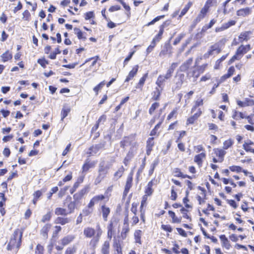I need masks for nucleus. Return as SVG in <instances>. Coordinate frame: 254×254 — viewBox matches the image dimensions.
<instances>
[{"mask_svg":"<svg viewBox=\"0 0 254 254\" xmlns=\"http://www.w3.org/2000/svg\"><path fill=\"white\" fill-rule=\"evenodd\" d=\"M253 114L249 115L247 118V121L249 124L245 125L244 127V128L248 131L251 132H254V108L253 109Z\"/></svg>","mask_w":254,"mask_h":254,"instance_id":"27","label":"nucleus"},{"mask_svg":"<svg viewBox=\"0 0 254 254\" xmlns=\"http://www.w3.org/2000/svg\"><path fill=\"white\" fill-rule=\"evenodd\" d=\"M234 139L231 138H229L223 142V147L222 149H224V150H226L229 148L232 147L234 145Z\"/></svg>","mask_w":254,"mask_h":254,"instance_id":"50","label":"nucleus"},{"mask_svg":"<svg viewBox=\"0 0 254 254\" xmlns=\"http://www.w3.org/2000/svg\"><path fill=\"white\" fill-rule=\"evenodd\" d=\"M251 49V45L250 44L240 45L236 49L235 54L228 61V64L230 65L236 61L241 60L244 55L249 52Z\"/></svg>","mask_w":254,"mask_h":254,"instance_id":"8","label":"nucleus"},{"mask_svg":"<svg viewBox=\"0 0 254 254\" xmlns=\"http://www.w3.org/2000/svg\"><path fill=\"white\" fill-rule=\"evenodd\" d=\"M100 209L103 220L107 221L111 213V209L105 204L100 206Z\"/></svg>","mask_w":254,"mask_h":254,"instance_id":"41","label":"nucleus"},{"mask_svg":"<svg viewBox=\"0 0 254 254\" xmlns=\"http://www.w3.org/2000/svg\"><path fill=\"white\" fill-rule=\"evenodd\" d=\"M249 115H246L245 113L233 110L232 113V118L236 121H240L243 119L247 120Z\"/></svg>","mask_w":254,"mask_h":254,"instance_id":"36","label":"nucleus"},{"mask_svg":"<svg viewBox=\"0 0 254 254\" xmlns=\"http://www.w3.org/2000/svg\"><path fill=\"white\" fill-rule=\"evenodd\" d=\"M125 169L123 166H120L118 170L114 173V178L116 180L120 179L124 175Z\"/></svg>","mask_w":254,"mask_h":254,"instance_id":"47","label":"nucleus"},{"mask_svg":"<svg viewBox=\"0 0 254 254\" xmlns=\"http://www.w3.org/2000/svg\"><path fill=\"white\" fill-rule=\"evenodd\" d=\"M88 187L85 186L73 195V201H70L66 208L58 207L55 209V214L57 216H67L74 212L77 207V205L81 202V200L88 191Z\"/></svg>","mask_w":254,"mask_h":254,"instance_id":"2","label":"nucleus"},{"mask_svg":"<svg viewBox=\"0 0 254 254\" xmlns=\"http://www.w3.org/2000/svg\"><path fill=\"white\" fill-rule=\"evenodd\" d=\"M202 60V57H197L195 60L194 64L191 66L193 63V58H190L184 62L181 66L182 70L186 71V76L189 80L193 82L197 80L200 76L203 74L208 68L209 64L204 63L199 65V62Z\"/></svg>","mask_w":254,"mask_h":254,"instance_id":"1","label":"nucleus"},{"mask_svg":"<svg viewBox=\"0 0 254 254\" xmlns=\"http://www.w3.org/2000/svg\"><path fill=\"white\" fill-rule=\"evenodd\" d=\"M57 216L54 220V223L56 224L65 225L70 222V219L67 217L66 216L59 215Z\"/></svg>","mask_w":254,"mask_h":254,"instance_id":"40","label":"nucleus"},{"mask_svg":"<svg viewBox=\"0 0 254 254\" xmlns=\"http://www.w3.org/2000/svg\"><path fill=\"white\" fill-rule=\"evenodd\" d=\"M70 112L69 107H64L61 111V121H63L64 119L68 115Z\"/></svg>","mask_w":254,"mask_h":254,"instance_id":"63","label":"nucleus"},{"mask_svg":"<svg viewBox=\"0 0 254 254\" xmlns=\"http://www.w3.org/2000/svg\"><path fill=\"white\" fill-rule=\"evenodd\" d=\"M178 108H174L167 115L166 121L169 122L172 119H176L178 116Z\"/></svg>","mask_w":254,"mask_h":254,"instance_id":"51","label":"nucleus"},{"mask_svg":"<svg viewBox=\"0 0 254 254\" xmlns=\"http://www.w3.org/2000/svg\"><path fill=\"white\" fill-rule=\"evenodd\" d=\"M52 224L47 223L45 224L40 230V235L45 240H47L49 237V232L52 228Z\"/></svg>","mask_w":254,"mask_h":254,"instance_id":"31","label":"nucleus"},{"mask_svg":"<svg viewBox=\"0 0 254 254\" xmlns=\"http://www.w3.org/2000/svg\"><path fill=\"white\" fill-rule=\"evenodd\" d=\"M216 22V20L215 19H212L208 24L204 25L201 29V33H205L208 29L211 28L214 24Z\"/></svg>","mask_w":254,"mask_h":254,"instance_id":"55","label":"nucleus"},{"mask_svg":"<svg viewBox=\"0 0 254 254\" xmlns=\"http://www.w3.org/2000/svg\"><path fill=\"white\" fill-rule=\"evenodd\" d=\"M23 232V228H17L14 231L6 246L7 251H18L22 244Z\"/></svg>","mask_w":254,"mask_h":254,"instance_id":"6","label":"nucleus"},{"mask_svg":"<svg viewBox=\"0 0 254 254\" xmlns=\"http://www.w3.org/2000/svg\"><path fill=\"white\" fill-rule=\"evenodd\" d=\"M163 90L157 87L155 88V90L151 93V99L152 101L159 102L160 99L162 92Z\"/></svg>","mask_w":254,"mask_h":254,"instance_id":"35","label":"nucleus"},{"mask_svg":"<svg viewBox=\"0 0 254 254\" xmlns=\"http://www.w3.org/2000/svg\"><path fill=\"white\" fill-rule=\"evenodd\" d=\"M172 47L170 44L165 45L164 49L160 52L159 56L160 57L164 56L167 54L171 55Z\"/></svg>","mask_w":254,"mask_h":254,"instance_id":"48","label":"nucleus"},{"mask_svg":"<svg viewBox=\"0 0 254 254\" xmlns=\"http://www.w3.org/2000/svg\"><path fill=\"white\" fill-rule=\"evenodd\" d=\"M231 172L236 173H244L246 176H249L251 175L252 172H249L247 170L243 168L242 167L239 165H231L228 167V168L224 169L221 170V173L222 176L225 177H230L231 176Z\"/></svg>","mask_w":254,"mask_h":254,"instance_id":"9","label":"nucleus"},{"mask_svg":"<svg viewBox=\"0 0 254 254\" xmlns=\"http://www.w3.org/2000/svg\"><path fill=\"white\" fill-rule=\"evenodd\" d=\"M176 81L174 82L175 89L176 90H179L181 88L184 81L185 75L183 73H179L176 75Z\"/></svg>","mask_w":254,"mask_h":254,"instance_id":"30","label":"nucleus"},{"mask_svg":"<svg viewBox=\"0 0 254 254\" xmlns=\"http://www.w3.org/2000/svg\"><path fill=\"white\" fill-rule=\"evenodd\" d=\"M235 72L236 69H235L234 66H230L227 69L226 73L220 77L219 80L217 83H215L213 85L212 90H215V88L218 87L221 83L225 82L228 79L231 78L235 74Z\"/></svg>","mask_w":254,"mask_h":254,"instance_id":"14","label":"nucleus"},{"mask_svg":"<svg viewBox=\"0 0 254 254\" xmlns=\"http://www.w3.org/2000/svg\"><path fill=\"white\" fill-rule=\"evenodd\" d=\"M112 246L116 254H123V248L121 242L116 237H114Z\"/></svg>","mask_w":254,"mask_h":254,"instance_id":"34","label":"nucleus"},{"mask_svg":"<svg viewBox=\"0 0 254 254\" xmlns=\"http://www.w3.org/2000/svg\"><path fill=\"white\" fill-rule=\"evenodd\" d=\"M154 140V137H150L146 140V154L147 156H149L153 150V147L155 145Z\"/></svg>","mask_w":254,"mask_h":254,"instance_id":"37","label":"nucleus"},{"mask_svg":"<svg viewBox=\"0 0 254 254\" xmlns=\"http://www.w3.org/2000/svg\"><path fill=\"white\" fill-rule=\"evenodd\" d=\"M45 248L41 244H38L35 249V254H45Z\"/></svg>","mask_w":254,"mask_h":254,"instance_id":"60","label":"nucleus"},{"mask_svg":"<svg viewBox=\"0 0 254 254\" xmlns=\"http://www.w3.org/2000/svg\"><path fill=\"white\" fill-rule=\"evenodd\" d=\"M252 13V8L250 7H246L238 9L236 11V14L240 17H246Z\"/></svg>","mask_w":254,"mask_h":254,"instance_id":"42","label":"nucleus"},{"mask_svg":"<svg viewBox=\"0 0 254 254\" xmlns=\"http://www.w3.org/2000/svg\"><path fill=\"white\" fill-rule=\"evenodd\" d=\"M157 184V181L155 178L151 179L148 182L144 189V194L141 197L140 205L139 207L140 218L142 223L145 224L146 222L145 211L144 209L147 205V201L149 197H151L154 192V186Z\"/></svg>","mask_w":254,"mask_h":254,"instance_id":"3","label":"nucleus"},{"mask_svg":"<svg viewBox=\"0 0 254 254\" xmlns=\"http://www.w3.org/2000/svg\"><path fill=\"white\" fill-rule=\"evenodd\" d=\"M148 77V72H147L143 74L142 76L140 78L138 82L136 83L135 85V88L137 89H139V91H141L143 90L144 85L145 84V81Z\"/></svg>","mask_w":254,"mask_h":254,"instance_id":"39","label":"nucleus"},{"mask_svg":"<svg viewBox=\"0 0 254 254\" xmlns=\"http://www.w3.org/2000/svg\"><path fill=\"white\" fill-rule=\"evenodd\" d=\"M109 167L104 164L100 163L98 170V175L95 180V184H99L101 181L106 177L108 173Z\"/></svg>","mask_w":254,"mask_h":254,"instance_id":"16","label":"nucleus"},{"mask_svg":"<svg viewBox=\"0 0 254 254\" xmlns=\"http://www.w3.org/2000/svg\"><path fill=\"white\" fill-rule=\"evenodd\" d=\"M253 34L251 31H245L242 32L238 36L239 42L235 41V39L233 42V45H237L239 43H243L244 42L248 41L251 38Z\"/></svg>","mask_w":254,"mask_h":254,"instance_id":"19","label":"nucleus"},{"mask_svg":"<svg viewBox=\"0 0 254 254\" xmlns=\"http://www.w3.org/2000/svg\"><path fill=\"white\" fill-rule=\"evenodd\" d=\"M138 69L139 65L138 64L134 65L126 76L125 82H128L130 80H132L137 75Z\"/></svg>","mask_w":254,"mask_h":254,"instance_id":"33","label":"nucleus"},{"mask_svg":"<svg viewBox=\"0 0 254 254\" xmlns=\"http://www.w3.org/2000/svg\"><path fill=\"white\" fill-rule=\"evenodd\" d=\"M221 246L226 250H229L232 247L231 243L225 235L222 234L219 236Z\"/></svg>","mask_w":254,"mask_h":254,"instance_id":"38","label":"nucleus"},{"mask_svg":"<svg viewBox=\"0 0 254 254\" xmlns=\"http://www.w3.org/2000/svg\"><path fill=\"white\" fill-rule=\"evenodd\" d=\"M135 152L132 150V148L131 147L123 160V163L126 166L128 165L129 162L133 158Z\"/></svg>","mask_w":254,"mask_h":254,"instance_id":"43","label":"nucleus"},{"mask_svg":"<svg viewBox=\"0 0 254 254\" xmlns=\"http://www.w3.org/2000/svg\"><path fill=\"white\" fill-rule=\"evenodd\" d=\"M142 231L141 230H135L133 233V237L134 239V243L138 245H142V241L141 240V237L142 236Z\"/></svg>","mask_w":254,"mask_h":254,"instance_id":"45","label":"nucleus"},{"mask_svg":"<svg viewBox=\"0 0 254 254\" xmlns=\"http://www.w3.org/2000/svg\"><path fill=\"white\" fill-rule=\"evenodd\" d=\"M96 164V161H91L88 159H86L82 166L81 173L85 175L90 169L94 168Z\"/></svg>","mask_w":254,"mask_h":254,"instance_id":"24","label":"nucleus"},{"mask_svg":"<svg viewBox=\"0 0 254 254\" xmlns=\"http://www.w3.org/2000/svg\"><path fill=\"white\" fill-rule=\"evenodd\" d=\"M145 165H146V157H144L143 159V160H142L141 165L139 167V168L138 169L137 172L136 173V180H137V181H138L139 178V177L140 176V174L143 172V170H144V169L145 168Z\"/></svg>","mask_w":254,"mask_h":254,"instance_id":"56","label":"nucleus"},{"mask_svg":"<svg viewBox=\"0 0 254 254\" xmlns=\"http://www.w3.org/2000/svg\"><path fill=\"white\" fill-rule=\"evenodd\" d=\"M161 229L166 232L167 235L172 233L174 230L172 226L169 224H162L161 225Z\"/></svg>","mask_w":254,"mask_h":254,"instance_id":"49","label":"nucleus"},{"mask_svg":"<svg viewBox=\"0 0 254 254\" xmlns=\"http://www.w3.org/2000/svg\"><path fill=\"white\" fill-rule=\"evenodd\" d=\"M75 236L73 235H66L60 240V244L55 246V249L57 251L62 252L64 247L71 244L74 239Z\"/></svg>","mask_w":254,"mask_h":254,"instance_id":"13","label":"nucleus"},{"mask_svg":"<svg viewBox=\"0 0 254 254\" xmlns=\"http://www.w3.org/2000/svg\"><path fill=\"white\" fill-rule=\"evenodd\" d=\"M242 147L246 152L251 153L254 155V141L251 139H247L245 140Z\"/></svg>","mask_w":254,"mask_h":254,"instance_id":"26","label":"nucleus"},{"mask_svg":"<svg viewBox=\"0 0 254 254\" xmlns=\"http://www.w3.org/2000/svg\"><path fill=\"white\" fill-rule=\"evenodd\" d=\"M54 229L52 232V237L53 238H57L60 233L62 231V228L60 225H55L54 227Z\"/></svg>","mask_w":254,"mask_h":254,"instance_id":"59","label":"nucleus"},{"mask_svg":"<svg viewBox=\"0 0 254 254\" xmlns=\"http://www.w3.org/2000/svg\"><path fill=\"white\" fill-rule=\"evenodd\" d=\"M135 136L136 135L135 134L125 136L120 142L121 147L123 149H125L126 147L132 145L133 142H134V145H136L137 143L135 142Z\"/></svg>","mask_w":254,"mask_h":254,"instance_id":"17","label":"nucleus"},{"mask_svg":"<svg viewBox=\"0 0 254 254\" xmlns=\"http://www.w3.org/2000/svg\"><path fill=\"white\" fill-rule=\"evenodd\" d=\"M214 178L222 181L224 185L230 184L234 188L237 187L236 183L234 182V180L232 179L231 176L230 177H225L223 176V177L220 178L219 173L217 172L214 174Z\"/></svg>","mask_w":254,"mask_h":254,"instance_id":"21","label":"nucleus"},{"mask_svg":"<svg viewBox=\"0 0 254 254\" xmlns=\"http://www.w3.org/2000/svg\"><path fill=\"white\" fill-rule=\"evenodd\" d=\"M100 60V57L97 55L94 57L89 58L85 61L84 63L81 65H84V64L88 63L90 61H92V63L89 66V67L85 68L84 70V73L86 76H90L92 75V73L96 71L97 69H96L95 66L97 62Z\"/></svg>","mask_w":254,"mask_h":254,"instance_id":"10","label":"nucleus"},{"mask_svg":"<svg viewBox=\"0 0 254 254\" xmlns=\"http://www.w3.org/2000/svg\"><path fill=\"white\" fill-rule=\"evenodd\" d=\"M183 202L184 204L185 208L187 209H191L192 208V205L190 202V200L188 197V194H187L186 196L183 199Z\"/></svg>","mask_w":254,"mask_h":254,"instance_id":"54","label":"nucleus"},{"mask_svg":"<svg viewBox=\"0 0 254 254\" xmlns=\"http://www.w3.org/2000/svg\"><path fill=\"white\" fill-rule=\"evenodd\" d=\"M100 252L102 254H110V242L109 241L106 240L102 244Z\"/></svg>","mask_w":254,"mask_h":254,"instance_id":"44","label":"nucleus"},{"mask_svg":"<svg viewBox=\"0 0 254 254\" xmlns=\"http://www.w3.org/2000/svg\"><path fill=\"white\" fill-rule=\"evenodd\" d=\"M73 30L75 34L77 36L79 40L83 39V40H85L86 39V37L84 35V33L79 28L75 27Z\"/></svg>","mask_w":254,"mask_h":254,"instance_id":"57","label":"nucleus"},{"mask_svg":"<svg viewBox=\"0 0 254 254\" xmlns=\"http://www.w3.org/2000/svg\"><path fill=\"white\" fill-rule=\"evenodd\" d=\"M204 105V99L199 97L193 102V105L191 107L190 113L192 114L187 118L186 124L187 126L193 125L197 121L198 119L203 114V109L202 108Z\"/></svg>","mask_w":254,"mask_h":254,"instance_id":"4","label":"nucleus"},{"mask_svg":"<svg viewBox=\"0 0 254 254\" xmlns=\"http://www.w3.org/2000/svg\"><path fill=\"white\" fill-rule=\"evenodd\" d=\"M119 220L117 218L111 219L107 227V238L111 240L113 237L114 235L116 233V228L119 226Z\"/></svg>","mask_w":254,"mask_h":254,"instance_id":"15","label":"nucleus"},{"mask_svg":"<svg viewBox=\"0 0 254 254\" xmlns=\"http://www.w3.org/2000/svg\"><path fill=\"white\" fill-rule=\"evenodd\" d=\"M226 151L221 148H214L212 153V161L214 163H221L225 158Z\"/></svg>","mask_w":254,"mask_h":254,"instance_id":"11","label":"nucleus"},{"mask_svg":"<svg viewBox=\"0 0 254 254\" xmlns=\"http://www.w3.org/2000/svg\"><path fill=\"white\" fill-rule=\"evenodd\" d=\"M105 85V80H103L93 88V91H94L96 95H98L99 91L103 88Z\"/></svg>","mask_w":254,"mask_h":254,"instance_id":"62","label":"nucleus"},{"mask_svg":"<svg viewBox=\"0 0 254 254\" xmlns=\"http://www.w3.org/2000/svg\"><path fill=\"white\" fill-rule=\"evenodd\" d=\"M206 153L196 154L194 156L193 162L198 168H200L202 167L203 163L206 159Z\"/></svg>","mask_w":254,"mask_h":254,"instance_id":"23","label":"nucleus"},{"mask_svg":"<svg viewBox=\"0 0 254 254\" xmlns=\"http://www.w3.org/2000/svg\"><path fill=\"white\" fill-rule=\"evenodd\" d=\"M130 232V228L128 224V217L127 214L124 219V226L123 227L121 232V237L123 240H125L128 235Z\"/></svg>","mask_w":254,"mask_h":254,"instance_id":"20","label":"nucleus"},{"mask_svg":"<svg viewBox=\"0 0 254 254\" xmlns=\"http://www.w3.org/2000/svg\"><path fill=\"white\" fill-rule=\"evenodd\" d=\"M133 172L130 171L127 176L124 190L123 193V198H125L133 185Z\"/></svg>","mask_w":254,"mask_h":254,"instance_id":"18","label":"nucleus"},{"mask_svg":"<svg viewBox=\"0 0 254 254\" xmlns=\"http://www.w3.org/2000/svg\"><path fill=\"white\" fill-rule=\"evenodd\" d=\"M225 41V39H223L220 40L219 43H216L211 45L207 52L204 54V57L208 58L214 54L218 55L220 54L222 52V48L220 45V43L224 44Z\"/></svg>","mask_w":254,"mask_h":254,"instance_id":"12","label":"nucleus"},{"mask_svg":"<svg viewBox=\"0 0 254 254\" xmlns=\"http://www.w3.org/2000/svg\"><path fill=\"white\" fill-rule=\"evenodd\" d=\"M198 189L199 191L196 195V199L199 205L204 204L206 200V191L204 188L199 186Z\"/></svg>","mask_w":254,"mask_h":254,"instance_id":"22","label":"nucleus"},{"mask_svg":"<svg viewBox=\"0 0 254 254\" xmlns=\"http://www.w3.org/2000/svg\"><path fill=\"white\" fill-rule=\"evenodd\" d=\"M103 231L99 225L96 226V229L91 227H85L83 230V235L86 238H92L90 241V245L96 248L98 245Z\"/></svg>","mask_w":254,"mask_h":254,"instance_id":"5","label":"nucleus"},{"mask_svg":"<svg viewBox=\"0 0 254 254\" xmlns=\"http://www.w3.org/2000/svg\"><path fill=\"white\" fill-rule=\"evenodd\" d=\"M164 32V31L159 29L158 33L154 36L152 41L155 43L159 42L162 39Z\"/></svg>","mask_w":254,"mask_h":254,"instance_id":"61","label":"nucleus"},{"mask_svg":"<svg viewBox=\"0 0 254 254\" xmlns=\"http://www.w3.org/2000/svg\"><path fill=\"white\" fill-rule=\"evenodd\" d=\"M173 174L176 177L181 178L182 179L188 178L189 179H192L195 178V175L190 176L187 174H184L180 168H175L173 171Z\"/></svg>","mask_w":254,"mask_h":254,"instance_id":"29","label":"nucleus"},{"mask_svg":"<svg viewBox=\"0 0 254 254\" xmlns=\"http://www.w3.org/2000/svg\"><path fill=\"white\" fill-rule=\"evenodd\" d=\"M160 103L159 102H155L151 104L149 109H148V113L150 115H153L156 110L160 107Z\"/></svg>","mask_w":254,"mask_h":254,"instance_id":"46","label":"nucleus"},{"mask_svg":"<svg viewBox=\"0 0 254 254\" xmlns=\"http://www.w3.org/2000/svg\"><path fill=\"white\" fill-rule=\"evenodd\" d=\"M178 65V63H172L165 75L160 74L155 81L156 87L163 90L166 80L170 79L172 77Z\"/></svg>","mask_w":254,"mask_h":254,"instance_id":"7","label":"nucleus"},{"mask_svg":"<svg viewBox=\"0 0 254 254\" xmlns=\"http://www.w3.org/2000/svg\"><path fill=\"white\" fill-rule=\"evenodd\" d=\"M192 5V2L189 1L187 4L185 6L184 8L182 10L180 14H179V18H182L184 15H185L189 11L190 8Z\"/></svg>","mask_w":254,"mask_h":254,"instance_id":"53","label":"nucleus"},{"mask_svg":"<svg viewBox=\"0 0 254 254\" xmlns=\"http://www.w3.org/2000/svg\"><path fill=\"white\" fill-rule=\"evenodd\" d=\"M91 198L93 199V200L96 204H97L103 201L105 199V195L103 194H100L94 195Z\"/></svg>","mask_w":254,"mask_h":254,"instance_id":"64","label":"nucleus"},{"mask_svg":"<svg viewBox=\"0 0 254 254\" xmlns=\"http://www.w3.org/2000/svg\"><path fill=\"white\" fill-rule=\"evenodd\" d=\"M233 215L236 221V224H242L244 222V221L241 218V214L240 211L233 212Z\"/></svg>","mask_w":254,"mask_h":254,"instance_id":"58","label":"nucleus"},{"mask_svg":"<svg viewBox=\"0 0 254 254\" xmlns=\"http://www.w3.org/2000/svg\"><path fill=\"white\" fill-rule=\"evenodd\" d=\"M1 58L3 62H6L12 59V54L9 50H7L1 55Z\"/></svg>","mask_w":254,"mask_h":254,"instance_id":"52","label":"nucleus"},{"mask_svg":"<svg viewBox=\"0 0 254 254\" xmlns=\"http://www.w3.org/2000/svg\"><path fill=\"white\" fill-rule=\"evenodd\" d=\"M168 214L170 218L171 223L172 224H179L181 223L182 221V217L178 216L174 211L169 210L168 211Z\"/></svg>","mask_w":254,"mask_h":254,"instance_id":"28","label":"nucleus"},{"mask_svg":"<svg viewBox=\"0 0 254 254\" xmlns=\"http://www.w3.org/2000/svg\"><path fill=\"white\" fill-rule=\"evenodd\" d=\"M209 11V9L203 6L200 10V12H199L197 16L193 20V25L195 26L198 23H199L206 16Z\"/></svg>","mask_w":254,"mask_h":254,"instance_id":"25","label":"nucleus"},{"mask_svg":"<svg viewBox=\"0 0 254 254\" xmlns=\"http://www.w3.org/2000/svg\"><path fill=\"white\" fill-rule=\"evenodd\" d=\"M163 123V120L160 121L151 129L149 135L151 137H158L159 136L161 131V125Z\"/></svg>","mask_w":254,"mask_h":254,"instance_id":"32","label":"nucleus"}]
</instances>
